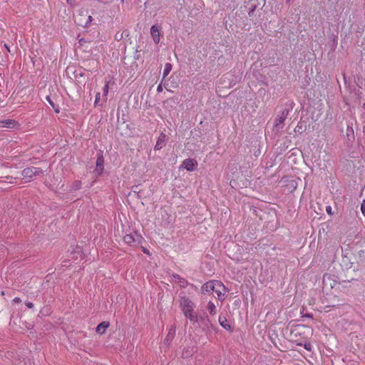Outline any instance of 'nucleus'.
I'll return each mask as SVG.
<instances>
[{"label": "nucleus", "mask_w": 365, "mask_h": 365, "mask_svg": "<svg viewBox=\"0 0 365 365\" xmlns=\"http://www.w3.org/2000/svg\"><path fill=\"white\" fill-rule=\"evenodd\" d=\"M110 324L108 322H103L101 324H99L96 327V331L98 334H103L105 333L106 330L108 328Z\"/></svg>", "instance_id": "nucleus-12"}, {"label": "nucleus", "mask_w": 365, "mask_h": 365, "mask_svg": "<svg viewBox=\"0 0 365 365\" xmlns=\"http://www.w3.org/2000/svg\"><path fill=\"white\" fill-rule=\"evenodd\" d=\"M74 20L76 24L82 27L88 26L93 20L91 15L86 11H79L75 16Z\"/></svg>", "instance_id": "nucleus-4"}, {"label": "nucleus", "mask_w": 365, "mask_h": 365, "mask_svg": "<svg viewBox=\"0 0 365 365\" xmlns=\"http://www.w3.org/2000/svg\"><path fill=\"white\" fill-rule=\"evenodd\" d=\"M74 0H66V2L69 4H71Z\"/></svg>", "instance_id": "nucleus-31"}, {"label": "nucleus", "mask_w": 365, "mask_h": 365, "mask_svg": "<svg viewBox=\"0 0 365 365\" xmlns=\"http://www.w3.org/2000/svg\"><path fill=\"white\" fill-rule=\"evenodd\" d=\"M54 109H55V112H56V113H58L60 112V110H59V109H58V107H57V108H56V107H55V108H54Z\"/></svg>", "instance_id": "nucleus-32"}, {"label": "nucleus", "mask_w": 365, "mask_h": 365, "mask_svg": "<svg viewBox=\"0 0 365 365\" xmlns=\"http://www.w3.org/2000/svg\"><path fill=\"white\" fill-rule=\"evenodd\" d=\"M42 173V170L38 168L31 167L25 168L22 171L23 178L25 179L26 182L31 181L34 177L39 175Z\"/></svg>", "instance_id": "nucleus-5"}, {"label": "nucleus", "mask_w": 365, "mask_h": 365, "mask_svg": "<svg viewBox=\"0 0 365 365\" xmlns=\"http://www.w3.org/2000/svg\"><path fill=\"white\" fill-rule=\"evenodd\" d=\"M157 91L158 93H160L163 91V86H162V83H160L158 87H157Z\"/></svg>", "instance_id": "nucleus-25"}, {"label": "nucleus", "mask_w": 365, "mask_h": 365, "mask_svg": "<svg viewBox=\"0 0 365 365\" xmlns=\"http://www.w3.org/2000/svg\"><path fill=\"white\" fill-rule=\"evenodd\" d=\"M175 332V329H173V330L170 329L168 336H166V339L168 341H169V340L171 341L173 339V338L174 337Z\"/></svg>", "instance_id": "nucleus-19"}, {"label": "nucleus", "mask_w": 365, "mask_h": 365, "mask_svg": "<svg viewBox=\"0 0 365 365\" xmlns=\"http://www.w3.org/2000/svg\"><path fill=\"white\" fill-rule=\"evenodd\" d=\"M26 305L29 309H31L34 307V304L32 302H26Z\"/></svg>", "instance_id": "nucleus-27"}, {"label": "nucleus", "mask_w": 365, "mask_h": 365, "mask_svg": "<svg viewBox=\"0 0 365 365\" xmlns=\"http://www.w3.org/2000/svg\"><path fill=\"white\" fill-rule=\"evenodd\" d=\"M361 212L365 215V200L363 201V202L361 205Z\"/></svg>", "instance_id": "nucleus-23"}, {"label": "nucleus", "mask_w": 365, "mask_h": 365, "mask_svg": "<svg viewBox=\"0 0 365 365\" xmlns=\"http://www.w3.org/2000/svg\"><path fill=\"white\" fill-rule=\"evenodd\" d=\"M46 100L49 103V104L53 108H55V106H54V103L53 102L51 101L50 96H46Z\"/></svg>", "instance_id": "nucleus-22"}, {"label": "nucleus", "mask_w": 365, "mask_h": 365, "mask_svg": "<svg viewBox=\"0 0 365 365\" xmlns=\"http://www.w3.org/2000/svg\"><path fill=\"white\" fill-rule=\"evenodd\" d=\"M14 365H34V363L29 359L19 357L15 359Z\"/></svg>", "instance_id": "nucleus-11"}, {"label": "nucleus", "mask_w": 365, "mask_h": 365, "mask_svg": "<svg viewBox=\"0 0 365 365\" xmlns=\"http://www.w3.org/2000/svg\"><path fill=\"white\" fill-rule=\"evenodd\" d=\"M13 302L14 303H21V299L19 298V297H15L14 299H13Z\"/></svg>", "instance_id": "nucleus-26"}, {"label": "nucleus", "mask_w": 365, "mask_h": 365, "mask_svg": "<svg viewBox=\"0 0 365 365\" xmlns=\"http://www.w3.org/2000/svg\"><path fill=\"white\" fill-rule=\"evenodd\" d=\"M108 90H109V83L106 82L105 86H104V87H103L104 101H106V99H107V96H108Z\"/></svg>", "instance_id": "nucleus-18"}, {"label": "nucleus", "mask_w": 365, "mask_h": 365, "mask_svg": "<svg viewBox=\"0 0 365 365\" xmlns=\"http://www.w3.org/2000/svg\"><path fill=\"white\" fill-rule=\"evenodd\" d=\"M172 70V65L170 63H165L163 69V79L167 77Z\"/></svg>", "instance_id": "nucleus-16"}, {"label": "nucleus", "mask_w": 365, "mask_h": 365, "mask_svg": "<svg viewBox=\"0 0 365 365\" xmlns=\"http://www.w3.org/2000/svg\"><path fill=\"white\" fill-rule=\"evenodd\" d=\"M284 120V118L283 116H280L277 119V123H282Z\"/></svg>", "instance_id": "nucleus-24"}, {"label": "nucleus", "mask_w": 365, "mask_h": 365, "mask_svg": "<svg viewBox=\"0 0 365 365\" xmlns=\"http://www.w3.org/2000/svg\"><path fill=\"white\" fill-rule=\"evenodd\" d=\"M330 210H331V207H330L327 208V212H330Z\"/></svg>", "instance_id": "nucleus-34"}, {"label": "nucleus", "mask_w": 365, "mask_h": 365, "mask_svg": "<svg viewBox=\"0 0 365 365\" xmlns=\"http://www.w3.org/2000/svg\"><path fill=\"white\" fill-rule=\"evenodd\" d=\"M143 251L144 253H145L147 255H150L149 251L146 248L143 247Z\"/></svg>", "instance_id": "nucleus-29"}, {"label": "nucleus", "mask_w": 365, "mask_h": 365, "mask_svg": "<svg viewBox=\"0 0 365 365\" xmlns=\"http://www.w3.org/2000/svg\"><path fill=\"white\" fill-rule=\"evenodd\" d=\"M202 291L204 293L215 292L217 294V299L223 301L226 294V287L220 281L210 280L202 286Z\"/></svg>", "instance_id": "nucleus-3"}, {"label": "nucleus", "mask_w": 365, "mask_h": 365, "mask_svg": "<svg viewBox=\"0 0 365 365\" xmlns=\"http://www.w3.org/2000/svg\"><path fill=\"white\" fill-rule=\"evenodd\" d=\"M150 35L155 43H158L160 40V28L156 25H153L150 28Z\"/></svg>", "instance_id": "nucleus-7"}, {"label": "nucleus", "mask_w": 365, "mask_h": 365, "mask_svg": "<svg viewBox=\"0 0 365 365\" xmlns=\"http://www.w3.org/2000/svg\"><path fill=\"white\" fill-rule=\"evenodd\" d=\"M219 323L226 330H231V326L225 317H219Z\"/></svg>", "instance_id": "nucleus-13"}, {"label": "nucleus", "mask_w": 365, "mask_h": 365, "mask_svg": "<svg viewBox=\"0 0 365 365\" xmlns=\"http://www.w3.org/2000/svg\"><path fill=\"white\" fill-rule=\"evenodd\" d=\"M207 308L211 315L214 316L217 314L216 306L213 302H209Z\"/></svg>", "instance_id": "nucleus-15"}, {"label": "nucleus", "mask_w": 365, "mask_h": 365, "mask_svg": "<svg viewBox=\"0 0 365 365\" xmlns=\"http://www.w3.org/2000/svg\"><path fill=\"white\" fill-rule=\"evenodd\" d=\"M166 141H167L166 135L163 133H161L158 138L156 144L155 145V150H159L161 148H163L165 145Z\"/></svg>", "instance_id": "nucleus-8"}, {"label": "nucleus", "mask_w": 365, "mask_h": 365, "mask_svg": "<svg viewBox=\"0 0 365 365\" xmlns=\"http://www.w3.org/2000/svg\"><path fill=\"white\" fill-rule=\"evenodd\" d=\"M1 295H2V296H4V295H5V293H4V291H2V292H1Z\"/></svg>", "instance_id": "nucleus-35"}, {"label": "nucleus", "mask_w": 365, "mask_h": 365, "mask_svg": "<svg viewBox=\"0 0 365 365\" xmlns=\"http://www.w3.org/2000/svg\"><path fill=\"white\" fill-rule=\"evenodd\" d=\"M173 282L182 288H185L189 284L188 282L185 279L181 277L178 274L173 275Z\"/></svg>", "instance_id": "nucleus-10"}, {"label": "nucleus", "mask_w": 365, "mask_h": 365, "mask_svg": "<svg viewBox=\"0 0 365 365\" xmlns=\"http://www.w3.org/2000/svg\"><path fill=\"white\" fill-rule=\"evenodd\" d=\"M330 210H331V207H330L327 208V212H330Z\"/></svg>", "instance_id": "nucleus-33"}, {"label": "nucleus", "mask_w": 365, "mask_h": 365, "mask_svg": "<svg viewBox=\"0 0 365 365\" xmlns=\"http://www.w3.org/2000/svg\"><path fill=\"white\" fill-rule=\"evenodd\" d=\"M100 1H102L104 4H110L113 1V0H99Z\"/></svg>", "instance_id": "nucleus-28"}, {"label": "nucleus", "mask_w": 365, "mask_h": 365, "mask_svg": "<svg viewBox=\"0 0 365 365\" xmlns=\"http://www.w3.org/2000/svg\"><path fill=\"white\" fill-rule=\"evenodd\" d=\"M83 39H80L79 43H82Z\"/></svg>", "instance_id": "nucleus-36"}, {"label": "nucleus", "mask_w": 365, "mask_h": 365, "mask_svg": "<svg viewBox=\"0 0 365 365\" xmlns=\"http://www.w3.org/2000/svg\"><path fill=\"white\" fill-rule=\"evenodd\" d=\"M179 307L185 318L192 323L197 322V314L195 311L196 304L190 297L180 294L179 296Z\"/></svg>", "instance_id": "nucleus-2"}, {"label": "nucleus", "mask_w": 365, "mask_h": 365, "mask_svg": "<svg viewBox=\"0 0 365 365\" xmlns=\"http://www.w3.org/2000/svg\"><path fill=\"white\" fill-rule=\"evenodd\" d=\"M101 99V94L100 93H97L96 95V99H95V106L98 104V103L100 101Z\"/></svg>", "instance_id": "nucleus-20"}, {"label": "nucleus", "mask_w": 365, "mask_h": 365, "mask_svg": "<svg viewBox=\"0 0 365 365\" xmlns=\"http://www.w3.org/2000/svg\"><path fill=\"white\" fill-rule=\"evenodd\" d=\"M103 159L102 157L98 158L96 160V166L97 168H99L100 172L101 173L103 170Z\"/></svg>", "instance_id": "nucleus-17"}, {"label": "nucleus", "mask_w": 365, "mask_h": 365, "mask_svg": "<svg viewBox=\"0 0 365 365\" xmlns=\"http://www.w3.org/2000/svg\"><path fill=\"white\" fill-rule=\"evenodd\" d=\"M18 125V123L13 119L0 120V127L1 128H15Z\"/></svg>", "instance_id": "nucleus-9"}, {"label": "nucleus", "mask_w": 365, "mask_h": 365, "mask_svg": "<svg viewBox=\"0 0 365 365\" xmlns=\"http://www.w3.org/2000/svg\"><path fill=\"white\" fill-rule=\"evenodd\" d=\"M192 352H193V351H192V352H191V353H187H187L183 352L182 355H183L185 357H187L188 356H190V354H192Z\"/></svg>", "instance_id": "nucleus-30"}, {"label": "nucleus", "mask_w": 365, "mask_h": 365, "mask_svg": "<svg viewBox=\"0 0 365 365\" xmlns=\"http://www.w3.org/2000/svg\"><path fill=\"white\" fill-rule=\"evenodd\" d=\"M76 252H77V253L80 254V259H83L84 255H83V254L82 253L81 250V248H80V247H76Z\"/></svg>", "instance_id": "nucleus-21"}, {"label": "nucleus", "mask_w": 365, "mask_h": 365, "mask_svg": "<svg viewBox=\"0 0 365 365\" xmlns=\"http://www.w3.org/2000/svg\"><path fill=\"white\" fill-rule=\"evenodd\" d=\"M182 165L187 171H193L197 166V162L195 159L187 158L182 161Z\"/></svg>", "instance_id": "nucleus-6"}, {"label": "nucleus", "mask_w": 365, "mask_h": 365, "mask_svg": "<svg viewBox=\"0 0 365 365\" xmlns=\"http://www.w3.org/2000/svg\"><path fill=\"white\" fill-rule=\"evenodd\" d=\"M313 334V330L308 326L304 324L296 325L291 331L290 341L297 346H303L306 350L310 351L312 346L309 341V336Z\"/></svg>", "instance_id": "nucleus-1"}, {"label": "nucleus", "mask_w": 365, "mask_h": 365, "mask_svg": "<svg viewBox=\"0 0 365 365\" xmlns=\"http://www.w3.org/2000/svg\"><path fill=\"white\" fill-rule=\"evenodd\" d=\"M120 1H121V2H122V3H123V2H124V0H120Z\"/></svg>", "instance_id": "nucleus-37"}, {"label": "nucleus", "mask_w": 365, "mask_h": 365, "mask_svg": "<svg viewBox=\"0 0 365 365\" xmlns=\"http://www.w3.org/2000/svg\"><path fill=\"white\" fill-rule=\"evenodd\" d=\"M123 241L125 244L128 245H133L135 242V240L131 234H127L123 237Z\"/></svg>", "instance_id": "nucleus-14"}]
</instances>
